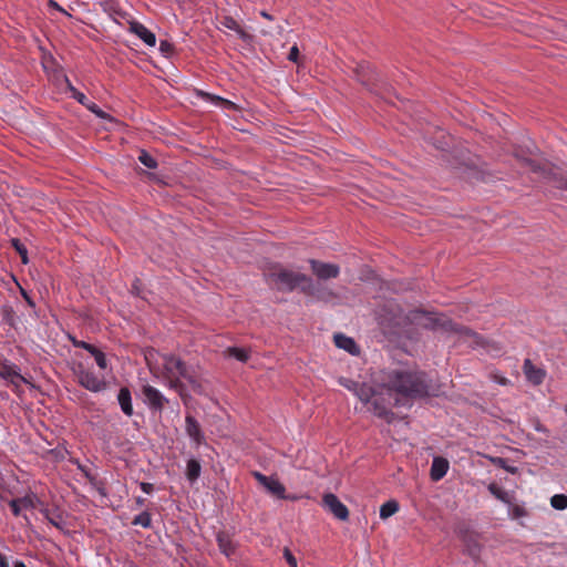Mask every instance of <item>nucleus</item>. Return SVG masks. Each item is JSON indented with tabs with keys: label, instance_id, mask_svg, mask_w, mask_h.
I'll return each mask as SVG.
<instances>
[{
	"label": "nucleus",
	"instance_id": "58836bf2",
	"mask_svg": "<svg viewBox=\"0 0 567 567\" xmlns=\"http://www.w3.org/2000/svg\"><path fill=\"white\" fill-rule=\"evenodd\" d=\"M159 50L165 55H168L173 51V44L166 40L161 41L159 43Z\"/></svg>",
	"mask_w": 567,
	"mask_h": 567
},
{
	"label": "nucleus",
	"instance_id": "603ef678",
	"mask_svg": "<svg viewBox=\"0 0 567 567\" xmlns=\"http://www.w3.org/2000/svg\"><path fill=\"white\" fill-rule=\"evenodd\" d=\"M536 429H537V431H544L543 426H540V425L537 426Z\"/></svg>",
	"mask_w": 567,
	"mask_h": 567
},
{
	"label": "nucleus",
	"instance_id": "c85d7f7f",
	"mask_svg": "<svg viewBox=\"0 0 567 567\" xmlns=\"http://www.w3.org/2000/svg\"><path fill=\"white\" fill-rule=\"evenodd\" d=\"M509 506L508 508V516L512 518V519H518V518H522V517H525L528 515L527 511L525 509V507L520 506V505H517V504H507Z\"/></svg>",
	"mask_w": 567,
	"mask_h": 567
},
{
	"label": "nucleus",
	"instance_id": "2f4dec72",
	"mask_svg": "<svg viewBox=\"0 0 567 567\" xmlns=\"http://www.w3.org/2000/svg\"><path fill=\"white\" fill-rule=\"evenodd\" d=\"M91 354L94 357L95 362L100 369L105 370L107 368V360L104 352L95 347Z\"/></svg>",
	"mask_w": 567,
	"mask_h": 567
},
{
	"label": "nucleus",
	"instance_id": "f257e3e1",
	"mask_svg": "<svg viewBox=\"0 0 567 567\" xmlns=\"http://www.w3.org/2000/svg\"><path fill=\"white\" fill-rule=\"evenodd\" d=\"M339 384L351 391L378 417L390 422L392 406L405 405L410 400L422 399L433 391L429 375L420 370L395 367L381 370L374 385L340 378Z\"/></svg>",
	"mask_w": 567,
	"mask_h": 567
},
{
	"label": "nucleus",
	"instance_id": "c9c22d12",
	"mask_svg": "<svg viewBox=\"0 0 567 567\" xmlns=\"http://www.w3.org/2000/svg\"><path fill=\"white\" fill-rule=\"evenodd\" d=\"M85 107L101 118H105L107 116L106 113L97 104L93 102H89V104H85Z\"/></svg>",
	"mask_w": 567,
	"mask_h": 567
},
{
	"label": "nucleus",
	"instance_id": "f3484780",
	"mask_svg": "<svg viewBox=\"0 0 567 567\" xmlns=\"http://www.w3.org/2000/svg\"><path fill=\"white\" fill-rule=\"evenodd\" d=\"M220 27L226 28L236 32V34L244 41H248L251 39V35L239 24L237 20H235L230 16H221L217 18Z\"/></svg>",
	"mask_w": 567,
	"mask_h": 567
},
{
	"label": "nucleus",
	"instance_id": "09e8293b",
	"mask_svg": "<svg viewBox=\"0 0 567 567\" xmlns=\"http://www.w3.org/2000/svg\"><path fill=\"white\" fill-rule=\"evenodd\" d=\"M14 567H27V566L24 565L23 561L18 560L14 563Z\"/></svg>",
	"mask_w": 567,
	"mask_h": 567
},
{
	"label": "nucleus",
	"instance_id": "cd10ccee",
	"mask_svg": "<svg viewBox=\"0 0 567 567\" xmlns=\"http://www.w3.org/2000/svg\"><path fill=\"white\" fill-rule=\"evenodd\" d=\"M550 505L553 508L557 511H564L567 508V495L565 494H555L550 498Z\"/></svg>",
	"mask_w": 567,
	"mask_h": 567
},
{
	"label": "nucleus",
	"instance_id": "ea45409f",
	"mask_svg": "<svg viewBox=\"0 0 567 567\" xmlns=\"http://www.w3.org/2000/svg\"><path fill=\"white\" fill-rule=\"evenodd\" d=\"M254 477L265 487L271 476H266L259 472H254Z\"/></svg>",
	"mask_w": 567,
	"mask_h": 567
},
{
	"label": "nucleus",
	"instance_id": "f8f14e48",
	"mask_svg": "<svg viewBox=\"0 0 567 567\" xmlns=\"http://www.w3.org/2000/svg\"><path fill=\"white\" fill-rule=\"evenodd\" d=\"M462 542L465 547V553L475 561H478L483 550V545L480 543L478 537L474 533H465L462 536Z\"/></svg>",
	"mask_w": 567,
	"mask_h": 567
},
{
	"label": "nucleus",
	"instance_id": "b1692460",
	"mask_svg": "<svg viewBox=\"0 0 567 567\" xmlns=\"http://www.w3.org/2000/svg\"><path fill=\"white\" fill-rule=\"evenodd\" d=\"M200 471H202V466L197 460L190 458L187 462L186 477L189 482L194 483L195 481H197L198 477L200 476Z\"/></svg>",
	"mask_w": 567,
	"mask_h": 567
},
{
	"label": "nucleus",
	"instance_id": "aec40b11",
	"mask_svg": "<svg viewBox=\"0 0 567 567\" xmlns=\"http://www.w3.org/2000/svg\"><path fill=\"white\" fill-rule=\"evenodd\" d=\"M447 470H449L447 460H445L443 457H434L432 465H431V471H430V476H431L432 481L437 482V481L442 480L446 475Z\"/></svg>",
	"mask_w": 567,
	"mask_h": 567
},
{
	"label": "nucleus",
	"instance_id": "4be33fe9",
	"mask_svg": "<svg viewBox=\"0 0 567 567\" xmlns=\"http://www.w3.org/2000/svg\"><path fill=\"white\" fill-rule=\"evenodd\" d=\"M217 545L219 550L226 556L230 557L236 551V545L234 544L231 537L225 533L219 532L216 536Z\"/></svg>",
	"mask_w": 567,
	"mask_h": 567
},
{
	"label": "nucleus",
	"instance_id": "f704fd0d",
	"mask_svg": "<svg viewBox=\"0 0 567 567\" xmlns=\"http://www.w3.org/2000/svg\"><path fill=\"white\" fill-rule=\"evenodd\" d=\"M69 89L70 91L72 92V96L79 102L81 103L82 105L85 106V104H89V100L87 97L82 93V92H79L74 86H72L70 83H69Z\"/></svg>",
	"mask_w": 567,
	"mask_h": 567
},
{
	"label": "nucleus",
	"instance_id": "72a5a7b5",
	"mask_svg": "<svg viewBox=\"0 0 567 567\" xmlns=\"http://www.w3.org/2000/svg\"><path fill=\"white\" fill-rule=\"evenodd\" d=\"M489 379H491L493 382H495V383H497V384H499V385H504V386H505V385H509V384H511V380H509V379H507L506 377L502 375V374H501L499 372H497V371H492V372L489 373Z\"/></svg>",
	"mask_w": 567,
	"mask_h": 567
},
{
	"label": "nucleus",
	"instance_id": "412c9836",
	"mask_svg": "<svg viewBox=\"0 0 567 567\" xmlns=\"http://www.w3.org/2000/svg\"><path fill=\"white\" fill-rule=\"evenodd\" d=\"M117 402L121 406L122 412L126 416H132L134 413L133 404H132V394L128 388L123 386L120 389L117 394Z\"/></svg>",
	"mask_w": 567,
	"mask_h": 567
},
{
	"label": "nucleus",
	"instance_id": "6ab92c4d",
	"mask_svg": "<svg viewBox=\"0 0 567 567\" xmlns=\"http://www.w3.org/2000/svg\"><path fill=\"white\" fill-rule=\"evenodd\" d=\"M333 339H334V344L339 349H343L344 351H347L348 353L353 354V355L359 354V352H360L359 347L352 338L347 337L342 333H336Z\"/></svg>",
	"mask_w": 567,
	"mask_h": 567
},
{
	"label": "nucleus",
	"instance_id": "49530a36",
	"mask_svg": "<svg viewBox=\"0 0 567 567\" xmlns=\"http://www.w3.org/2000/svg\"><path fill=\"white\" fill-rule=\"evenodd\" d=\"M260 14H261V17H264L265 19L272 20V17H271L269 13H267L266 11H261V13H260Z\"/></svg>",
	"mask_w": 567,
	"mask_h": 567
},
{
	"label": "nucleus",
	"instance_id": "7c9ffc66",
	"mask_svg": "<svg viewBox=\"0 0 567 567\" xmlns=\"http://www.w3.org/2000/svg\"><path fill=\"white\" fill-rule=\"evenodd\" d=\"M11 244H12V247L16 249V251L21 257V261L24 265H27L29 262V259H28V250H27L25 246L18 238H13L11 240Z\"/></svg>",
	"mask_w": 567,
	"mask_h": 567
},
{
	"label": "nucleus",
	"instance_id": "f03ea898",
	"mask_svg": "<svg viewBox=\"0 0 567 567\" xmlns=\"http://www.w3.org/2000/svg\"><path fill=\"white\" fill-rule=\"evenodd\" d=\"M392 311L393 318H391L389 323L385 326L390 333L400 334L404 327L410 323H416L426 329L453 332L473 346H483V339L480 334L466 327L453 322L444 315L423 312L421 310H413L404 315L398 306H395Z\"/></svg>",
	"mask_w": 567,
	"mask_h": 567
},
{
	"label": "nucleus",
	"instance_id": "a878e982",
	"mask_svg": "<svg viewBox=\"0 0 567 567\" xmlns=\"http://www.w3.org/2000/svg\"><path fill=\"white\" fill-rule=\"evenodd\" d=\"M225 355L235 358L240 362H247L249 359V352L243 348L229 347L224 351Z\"/></svg>",
	"mask_w": 567,
	"mask_h": 567
},
{
	"label": "nucleus",
	"instance_id": "3c124183",
	"mask_svg": "<svg viewBox=\"0 0 567 567\" xmlns=\"http://www.w3.org/2000/svg\"><path fill=\"white\" fill-rule=\"evenodd\" d=\"M49 522L54 525L55 527H60L59 526V523L56 520H54L53 518H49Z\"/></svg>",
	"mask_w": 567,
	"mask_h": 567
},
{
	"label": "nucleus",
	"instance_id": "c756f323",
	"mask_svg": "<svg viewBox=\"0 0 567 567\" xmlns=\"http://www.w3.org/2000/svg\"><path fill=\"white\" fill-rule=\"evenodd\" d=\"M132 524L136 526H142L144 528H150L152 525L151 514L148 512H142L141 514L134 517Z\"/></svg>",
	"mask_w": 567,
	"mask_h": 567
},
{
	"label": "nucleus",
	"instance_id": "a211bd4d",
	"mask_svg": "<svg viewBox=\"0 0 567 567\" xmlns=\"http://www.w3.org/2000/svg\"><path fill=\"white\" fill-rule=\"evenodd\" d=\"M197 95L200 96L203 100L208 101V102L215 104L216 106L221 107L223 110L236 111L238 109L234 102L226 100L218 95H214V94L203 92V91H198Z\"/></svg>",
	"mask_w": 567,
	"mask_h": 567
},
{
	"label": "nucleus",
	"instance_id": "2eb2a0df",
	"mask_svg": "<svg viewBox=\"0 0 567 567\" xmlns=\"http://www.w3.org/2000/svg\"><path fill=\"white\" fill-rule=\"evenodd\" d=\"M37 495L33 493L27 494L23 497L14 498L9 502L12 514L18 517L21 515L22 509H32L35 507Z\"/></svg>",
	"mask_w": 567,
	"mask_h": 567
},
{
	"label": "nucleus",
	"instance_id": "e433bc0d",
	"mask_svg": "<svg viewBox=\"0 0 567 567\" xmlns=\"http://www.w3.org/2000/svg\"><path fill=\"white\" fill-rule=\"evenodd\" d=\"M284 557L290 567H298L297 559L288 547L284 548Z\"/></svg>",
	"mask_w": 567,
	"mask_h": 567
},
{
	"label": "nucleus",
	"instance_id": "1a4fd4ad",
	"mask_svg": "<svg viewBox=\"0 0 567 567\" xmlns=\"http://www.w3.org/2000/svg\"><path fill=\"white\" fill-rule=\"evenodd\" d=\"M322 505L336 518L340 520H347L349 518V511L347 506L334 494H324L322 497Z\"/></svg>",
	"mask_w": 567,
	"mask_h": 567
},
{
	"label": "nucleus",
	"instance_id": "8fccbe9b",
	"mask_svg": "<svg viewBox=\"0 0 567 567\" xmlns=\"http://www.w3.org/2000/svg\"><path fill=\"white\" fill-rule=\"evenodd\" d=\"M133 291H134L136 295H140L138 287H137V282L133 285Z\"/></svg>",
	"mask_w": 567,
	"mask_h": 567
},
{
	"label": "nucleus",
	"instance_id": "c03bdc74",
	"mask_svg": "<svg viewBox=\"0 0 567 567\" xmlns=\"http://www.w3.org/2000/svg\"><path fill=\"white\" fill-rule=\"evenodd\" d=\"M445 138H446V135H445V132L443 130H436V136L431 137V140H434V142H440V141L445 140Z\"/></svg>",
	"mask_w": 567,
	"mask_h": 567
},
{
	"label": "nucleus",
	"instance_id": "7ed1b4c3",
	"mask_svg": "<svg viewBox=\"0 0 567 567\" xmlns=\"http://www.w3.org/2000/svg\"><path fill=\"white\" fill-rule=\"evenodd\" d=\"M268 287L280 292H292L298 289L306 296H317V289L311 277L286 268L280 264L269 267L264 272Z\"/></svg>",
	"mask_w": 567,
	"mask_h": 567
},
{
	"label": "nucleus",
	"instance_id": "864d4df0",
	"mask_svg": "<svg viewBox=\"0 0 567 567\" xmlns=\"http://www.w3.org/2000/svg\"><path fill=\"white\" fill-rule=\"evenodd\" d=\"M3 556L1 553H0V557Z\"/></svg>",
	"mask_w": 567,
	"mask_h": 567
},
{
	"label": "nucleus",
	"instance_id": "39448f33",
	"mask_svg": "<svg viewBox=\"0 0 567 567\" xmlns=\"http://www.w3.org/2000/svg\"><path fill=\"white\" fill-rule=\"evenodd\" d=\"M516 156L525 163L533 173L539 174L554 187L567 190V176L561 168L551 165L543 158L524 157L518 151L516 152Z\"/></svg>",
	"mask_w": 567,
	"mask_h": 567
},
{
	"label": "nucleus",
	"instance_id": "4c0bfd02",
	"mask_svg": "<svg viewBox=\"0 0 567 567\" xmlns=\"http://www.w3.org/2000/svg\"><path fill=\"white\" fill-rule=\"evenodd\" d=\"M72 340V343L75 348H82L86 351H89L90 353L94 350V346L91 344V343H87L85 341H80V340H76L74 338L71 339Z\"/></svg>",
	"mask_w": 567,
	"mask_h": 567
},
{
	"label": "nucleus",
	"instance_id": "9d476101",
	"mask_svg": "<svg viewBox=\"0 0 567 567\" xmlns=\"http://www.w3.org/2000/svg\"><path fill=\"white\" fill-rule=\"evenodd\" d=\"M309 264L312 272L321 280L337 278L340 274L339 266L334 264L322 262L316 259H310Z\"/></svg>",
	"mask_w": 567,
	"mask_h": 567
},
{
	"label": "nucleus",
	"instance_id": "37998d69",
	"mask_svg": "<svg viewBox=\"0 0 567 567\" xmlns=\"http://www.w3.org/2000/svg\"><path fill=\"white\" fill-rule=\"evenodd\" d=\"M21 295L23 297V299L25 300V302L28 303L29 307L31 308H34L35 307V302L33 301V299L28 295V292L23 289H21Z\"/></svg>",
	"mask_w": 567,
	"mask_h": 567
},
{
	"label": "nucleus",
	"instance_id": "6e6552de",
	"mask_svg": "<svg viewBox=\"0 0 567 567\" xmlns=\"http://www.w3.org/2000/svg\"><path fill=\"white\" fill-rule=\"evenodd\" d=\"M358 80L373 92H378L379 86L383 84L381 74L369 64L360 65Z\"/></svg>",
	"mask_w": 567,
	"mask_h": 567
},
{
	"label": "nucleus",
	"instance_id": "423d86ee",
	"mask_svg": "<svg viewBox=\"0 0 567 567\" xmlns=\"http://www.w3.org/2000/svg\"><path fill=\"white\" fill-rule=\"evenodd\" d=\"M73 373L79 384L91 392H101L106 389L104 378L97 377L92 370L85 368L83 363H76L73 367Z\"/></svg>",
	"mask_w": 567,
	"mask_h": 567
},
{
	"label": "nucleus",
	"instance_id": "473e14b6",
	"mask_svg": "<svg viewBox=\"0 0 567 567\" xmlns=\"http://www.w3.org/2000/svg\"><path fill=\"white\" fill-rule=\"evenodd\" d=\"M140 162L148 168H156L157 162L154 157H152L147 152L141 151L138 156Z\"/></svg>",
	"mask_w": 567,
	"mask_h": 567
},
{
	"label": "nucleus",
	"instance_id": "5701e85b",
	"mask_svg": "<svg viewBox=\"0 0 567 567\" xmlns=\"http://www.w3.org/2000/svg\"><path fill=\"white\" fill-rule=\"evenodd\" d=\"M265 488L272 494L274 496L280 498V499H290L295 501V496H290L286 494V487L284 484L279 482L278 478L271 477L268 483L266 484Z\"/></svg>",
	"mask_w": 567,
	"mask_h": 567
},
{
	"label": "nucleus",
	"instance_id": "ddd939ff",
	"mask_svg": "<svg viewBox=\"0 0 567 567\" xmlns=\"http://www.w3.org/2000/svg\"><path fill=\"white\" fill-rule=\"evenodd\" d=\"M143 394L151 409H154L156 411H162L164 409L165 403L168 402V400L162 394V392L152 385H144Z\"/></svg>",
	"mask_w": 567,
	"mask_h": 567
},
{
	"label": "nucleus",
	"instance_id": "a19ab883",
	"mask_svg": "<svg viewBox=\"0 0 567 567\" xmlns=\"http://www.w3.org/2000/svg\"><path fill=\"white\" fill-rule=\"evenodd\" d=\"M298 56H299V50H298L297 45L291 47L289 54H288V59L292 62H297Z\"/></svg>",
	"mask_w": 567,
	"mask_h": 567
},
{
	"label": "nucleus",
	"instance_id": "393cba45",
	"mask_svg": "<svg viewBox=\"0 0 567 567\" xmlns=\"http://www.w3.org/2000/svg\"><path fill=\"white\" fill-rule=\"evenodd\" d=\"M399 503L394 499L388 501L380 507V517L386 519L399 511Z\"/></svg>",
	"mask_w": 567,
	"mask_h": 567
},
{
	"label": "nucleus",
	"instance_id": "4468645a",
	"mask_svg": "<svg viewBox=\"0 0 567 567\" xmlns=\"http://www.w3.org/2000/svg\"><path fill=\"white\" fill-rule=\"evenodd\" d=\"M523 372L528 382L533 385H539L546 378V371L533 364L530 359H525L523 364Z\"/></svg>",
	"mask_w": 567,
	"mask_h": 567
},
{
	"label": "nucleus",
	"instance_id": "79ce46f5",
	"mask_svg": "<svg viewBox=\"0 0 567 567\" xmlns=\"http://www.w3.org/2000/svg\"><path fill=\"white\" fill-rule=\"evenodd\" d=\"M140 487L146 494H151L154 491V485L147 482H141Z\"/></svg>",
	"mask_w": 567,
	"mask_h": 567
},
{
	"label": "nucleus",
	"instance_id": "de8ad7c7",
	"mask_svg": "<svg viewBox=\"0 0 567 567\" xmlns=\"http://www.w3.org/2000/svg\"><path fill=\"white\" fill-rule=\"evenodd\" d=\"M136 503H137V505L142 506V505H144L145 499L143 497H137Z\"/></svg>",
	"mask_w": 567,
	"mask_h": 567
},
{
	"label": "nucleus",
	"instance_id": "bb28decb",
	"mask_svg": "<svg viewBox=\"0 0 567 567\" xmlns=\"http://www.w3.org/2000/svg\"><path fill=\"white\" fill-rule=\"evenodd\" d=\"M488 491L498 501H501V502H503L505 504H511V496H509V494L506 491H504L503 488H501L497 484L491 483L488 485Z\"/></svg>",
	"mask_w": 567,
	"mask_h": 567
},
{
	"label": "nucleus",
	"instance_id": "9b49d317",
	"mask_svg": "<svg viewBox=\"0 0 567 567\" xmlns=\"http://www.w3.org/2000/svg\"><path fill=\"white\" fill-rule=\"evenodd\" d=\"M185 431L196 446L205 443V436L198 421L190 414L185 417Z\"/></svg>",
	"mask_w": 567,
	"mask_h": 567
},
{
	"label": "nucleus",
	"instance_id": "0eeeda50",
	"mask_svg": "<svg viewBox=\"0 0 567 567\" xmlns=\"http://www.w3.org/2000/svg\"><path fill=\"white\" fill-rule=\"evenodd\" d=\"M0 379L6 380L12 385L13 391L18 394L21 392L22 383H27V379L20 373L17 364L9 361H0Z\"/></svg>",
	"mask_w": 567,
	"mask_h": 567
},
{
	"label": "nucleus",
	"instance_id": "a18cd8bd",
	"mask_svg": "<svg viewBox=\"0 0 567 567\" xmlns=\"http://www.w3.org/2000/svg\"><path fill=\"white\" fill-rule=\"evenodd\" d=\"M0 567H10L9 561L4 555L0 557Z\"/></svg>",
	"mask_w": 567,
	"mask_h": 567
},
{
	"label": "nucleus",
	"instance_id": "dca6fc26",
	"mask_svg": "<svg viewBox=\"0 0 567 567\" xmlns=\"http://www.w3.org/2000/svg\"><path fill=\"white\" fill-rule=\"evenodd\" d=\"M128 30L138 37L146 45L154 47L156 44L155 34L138 21L130 22Z\"/></svg>",
	"mask_w": 567,
	"mask_h": 567
},
{
	"label": "nucleus",
	"instance_id": "20e7f679",
	"mask_svg": "<svg viewBox=\"0 0 567 567\" xmlns=\"http://www.w3.org/2000/svg\"><path fill=\"white\" fill-rule=\"evenodd\" d=\"M161 377L166 385L176 391L181 398L186 395V385L184 380L189 383L192 389L199 392L202 385L194 372L178 357L173 354H164L162 357Z\"/></svg>",
	"mask_w": 567,
	"mask_h": 567
}]
</instances>
